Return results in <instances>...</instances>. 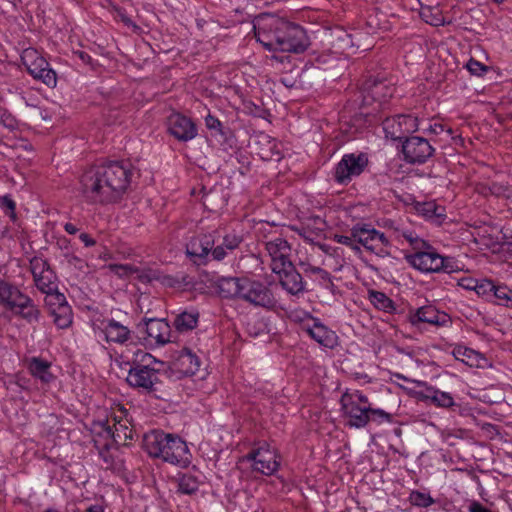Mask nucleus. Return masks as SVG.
Instances as JSON below:
<instances>
[{"instance_id":"obj_52","label":"nucleus","mask_w":512,"mask_h":512,"mask_svg":"<svg viewBox=\"0 0 512 512\" xmlns=\"http://www.w3.org/2000/svg\"><path fill=\"white\" fill-rule=\"evenodd\" d=\"M0 204L2 208L10 211L12 217L15 216L16 203L9 195L1 197Z\"/></svg>"},{"instance_id":"obj_44","label":"nucleus","mask_w":512,"mask_h":512,"mask_svg":"<svg viewBox=\"0 0 512 512\" xmlns=\"http://www.w3.org/2000/svg\"><path fill=\"white\" fill-rule=\"evenodd\" d=\"M402 236L409 242L414 250L418 251L428 247L429 244L423 239L419 238L415 233L411 231H404Z\"/></svg>"},{"instance_id":"obj_1","label":"nucleus","mask_w":512,"mask_h":512,"mask_svg":"<svg viewBox=\"0 0 512 512\" xmlns=\"http://www.w3.org/2000/svg\"><path fill=\"white\" fill-rule=\"evenodd\" d=\"M133 176L127 161H110L87 169L80 179V191L92 204L116 203L128 191Z\"/></svg>"},{"instance_id":"obj_22","label":"nucleus","mask_w":512,"mask_h":512,"mask_svg":"<svg viewBox=\"0 0 512 512\" xmlns=\"http://www.w3.org/2000/svg\"><path fill=\"white\" fill-rule=\"evenodd\" d=\"M121 415L114 416V425L111 427L108 424H103L104 431L107 436L111 437L116 444H126L127 440L133 439V431L127 425V421H123V416L126 417L127 410L121 408L119 410Z\"/></svg>"},{"instance_id":"obj_58","label":"nucleus","mask_w":512,"mask_h":512,"mask_svg":"<svg viewBox=\"0 0 512 512\" xmlns=\"http://www.w3.org/2000/svg\"><path fill=\"white\" fill-rule=\"evenodd\" d=\"M117 16L120 18V20L128 27H133L134 29H138V26L131 20L130 17L127 16L126 12L121 9H116Z\"/></svg>"},{"instance_id":"obj_18","label":"nucleus","mask_w":512,"mask_h":512,"mask_svg":"<svg viewBox=\"0 0 512 512\" xmlns=\"http://www.w3.org/2000/svg\"><path fill=\"white\" fill-rule=\"evenodd\" d=\"M341 410L345 417L348 418L347 425L354 428H363L367 425V408L357 405L353 401V397L349 393H344L340 399Z\"/></svg>"},{"instance_id":"obj_60","label":"nucleus","mask_w":512,"mask_h":512,"mask_svg":"<svg viewBox=\"0 0 512 512\" xmlns=\"http://www.w3.org/2000/svg\"><path fill=\"white\" fill-rule=\"evenodd\" d=\"M477 280L472 278H463L459 281V285L467 290H475Z\"/></svg>"},{"instance_id":"obj_11","label":"nucleus","mask_w":512,"mask_h":512,"mask_svg":"<svg viewBox=\"0 0 512 512\" xmlns=\"http://www.w3.org/2000/svg\"><path fill=\"white\" fill-rule=\"evenodd\" d=\"M200 359L189 348H183L169 367L167 378L178 380L183 377L193 376L200 368Z\"/></svg>"},{"instance_id":"obj_3","label":"nucleus","mask_w":512,"mask_h":512,"mask_svg":"<svg viewBox=\"0 0 512 512\" xmlns=\"http://www.w3.org/2000/svg\"><path fill=\"white\" fill-rule=\"evenodd\" d=\"M143 441L145 450L151 457L183 468L191 462L187 444L178 435L153 430L145 434Z\"/></svg>"},{"instance_id":"obj_48","label":"nucleus","mask_w":512,"mask_h":512,"mask_svg":"<svg viewBox=\"0 0 512 512\" xmlns=\"http://www.w3.org/2000/svg\"><path fill=\"white\" fill-rule=\"evenodd\" d=\"M466 68L468 69V71L472 74V75H475V76H481L483 75L485 72H487L488 70V67L485 66L484 64L480 63L479 61L471 58L467 64H466Z\"/></svg>"},{"instance_id":"obj_27","label":"nucleus","mask_w":512,"mask_h":512,"mask_svg":"<svg viewBox=\"0 0 512 512\" xmlns=\"http://www.w3.org/2000/svg\"><path fill=\"white\" fill-rule=\"evenodd\" d=\"M312 339L326 348H334L337 345V335L319 321L312 326Z\"/></svg>"},{"instance_id":"obj_47","label":"nucleus","mask_w":512,"mask_h":512,"mask_svg":"<svg viewBox=\"0 0 512 512\" xmlns=\"http://www.w3.org/2000/svg\"><path fill=\"white\" fill-rule=\"evenodd\" d=\"M315 280L318 282V284L327 290H332L334 287V283L331 279V275L328 271L321 269L320 271H317V275L315 276Z\"/></svg>"},{"instance_id":"obj_54","label":"nucleus","mask_w":512,"mask_h":512,"mask_svg":"<svg viewBox=\"0 0 512 512\" xmlns=\"http://www.w3.org/2000/svg\"><path fill=\"white\" fill-rule=\"evenodd\" d=\"M354 240H357V238L353 237V227L351 228L350 235H334V241L347 247L353 245Z\"/></svg>"},{"instance_id":"obj_20","label":"nucleus","mask_w":512,"mask_h":512,"mask_svg":"<svg viewBox=\"0 0 512 512\" xmlns=\"http://www.w3.org/2000/svg\"><path fill=\"white\" fill-rule=\"evenodd\" d=\"M363 89V101L367 104L371 101L385 102L388 98L392 97L395 92L393 85L377 78L367 79L363 85Z\"/></svg>"},{"instance_id":"obj_24","label":"nucleus","mask_w":512,"mask_h":512,"mask_svg":"<svg viewBox=\"0 0 512 512\" xmlns=\"http://www.w3.org/2000/svg\"><path fill=\"white\" fill-rule=\"evenodd\" d=\"M246 277H221L216 282V289L222 298L241 299Z\"/></svg>"},{"instance_id":"obj_61","label":"nucleus","mask_w":512,"mask_h":512,"mask_svg":"<svg viewBox=\"0 0 512 512\" xmlns=\"http://www.w3.org/2000/svg\"><path fill=\"white\" fill-rule=\"evenodd\" d=\"M300 267L306 275H317V271H320L321 267L312 266L310 264L300 263Z\"/></svg>"},{"instance_id":"obj_33","label":"nucleus","mask_w":512,"mask_h":512,"mask_svg":"<svg viewBox=\"0 0 512 512\" xmlns=\"http://www.w3.org/2000/svg\"><path fill=\"white\" fill-rule=\"evenodd\" d=\"M417 210L421 215L430 220L440 221L445 217V208L433 201L418 204Z\"/></svg>"},{"instance_id":"obj_51","label":"nucleus","mask_w":512,"mask_h":512,"mask_svg":"<svg viewBox=\"0 0 512 512\" xmlns=\"http://www.w3.org/2000/svg\"><path fill=\"white\" fill-rule=\"evenodd\" d=\"M268 142L272 143V147L270 148V151L261 153V158L264 160H280L281 155L280 152L276 150L275 142L271 140H268Z\"/></svg>"},{"instance_id":"obj_23","label":"nucleus","mask_w":512,"mask_h":512,"mask_svg":"<svg viewBox=\"0 0 512 512\" xmlns=\"http://www.w3.org/2000/svg\"><path fill=\"white\" fill-rule=\"evenodd\" d=\"M409 321L413 326H419L422 323L441 326L447 322V314L439 312L432 305H427L410 314Z\"/></svg>"},{"instance_id":"obj_57","label":"nucleus","mask_w":512,"mask_h":512,"mask_svg":"<svg viewBox=\"0 0 512 512\" xmlns=\"http://www.w3.org/2000/svg\"><path fill=\"white\" fill-rule=\"evenodd\" d=\"M351 397H353V401L357 403V405H361V407H370L369 399L367 396L363 395L359 391H355L354 393H349Z\"/></svg>"},{"instance_id":"obj_56","label":"nucleus","mask_w":512,"mask_h":512,"mask_svg":"<svg viewBox=\"0 0 512 512\" xmlns=\"http://www.w3.org/2000/svg\"><path fill=\"white\" fill-rule=\"evenodd\" d=\"M205 125L208 129L216 130L219 132L221 131L222 128V123L219 121V119L210 114L207 115L205 118Z\"/></svg>"},{"instance_id":"obj_50","label":"nucleus","mask_w":512,"mask_h":512,"mask_svg":"<svg viewBox=\"0 0 512 512\" xmlns=\"http://www.w3.org/2000/svg\"><path fill=\"white\" fill-rule=\"evenodd\" d=\"M16 287L0 279V301L5 303L7 298L11 296L12 290Z\"/></svg>"},{"instance_id":"obj_9","label":"nucleus","mask_w":512,"mask_h":512,"mask_svg":"<svg viewBox=\"0 0 512 512\" xmlns=\"http://www.w3.org/2000/svg\"><path fill=\"white\" fill-rule=\"evenodd\" d=\"M367 165L365 154H345L335 167L334 179L337 183L346 185L353 177L362 174Z\"/></svg>"},{"instance_id":"obj_25","label":"nucleus","mask_w":512,"mask_h":512,"mask_svg":"<svg viewBox=\"0 0 512 512\" xmlns=\"http://www.w3.org/2000/svg\"><path fill=\"white\" fill-rule=\"evenodd\" d=\"M103 332L108 342L124 344L130 339L131 331L128 327L122 325L120 322L110 319L107 320Z\"/></svg>"},{"instance_id":"obj_41","label":"nucleus","mask_w":512,"mask_h":512,"mask_svg":"<svg viewBox=\"0 0 512 512\" xmlns=\"http://www.w3.org/2000/svg\"><path fill=\"white\" fill-rule=\"evenodd\" d=\"M367 424L374 422L376 424H382L384 422H392V415L382 409H373L368 406L367 408Z\"/></svg>"},{"instance_id":"obj_37","label":"nucleus","mask_w":512,"mask_h":512,"mask_svg":"<svg viewBox=\"0 0 512 512\" xmlns=\"http://www.w3.org/2000/svg\"><path fill=\"white\" fill-rule=\"evenodd\" d=\"M370 300L376 308L385 312H392L396 309L394 302L383 292L371 291Z\"/></svg>"},{"instance_id":"obj_17","label":"nucleus","mask_w":512,"mask_h":512,"mask_svg":"<svg viewBox=\"0 0 512 512\" xmlns=\"http://www.w3.org/2000/svg\"><path fill=\"white\" fill-rule=\"evenodd\" d=\"M415 383L418 387L424 388L416 393L419 400L444 409L456 406L454 398L449 392L441 391L434 386H430L425 381H415Z\"/></svg>"},{"instance_id":"obj_30","label":"nucleus","mask_w":512,"mask_h":512,"mask_svg":"<svg viewBox=\"0 0 512 512\" xmlns=\"http://www.w3.org/2000/svg\"><path fill=\"white\" fill-rule=\"evenodd\" d=\"M51 364L41 358L33 357L29 362V370L31 374L41 380L43 383H49L53 379L50 372Z\"/></svg>"},{"instance_id":"obj_5","label":"nucleus","mask_w":512,"mask_h":512,"mask_svg":"<svg viewBox=\"0 0 512 512\" xmlns=\"http://www.w3.org/2000/svg\"><path fill=\"white\" fill-rule=\"evenodd\" d=\"M353 237L357 238L366 250L374 253L379 257H387L390 255V241L384 233L376 230L370 224H356L353 226Z\"/></svg>"},{"instance_id":"obj_19","label":"nucleus","mask_w":512,"mask_h":512,"mask_svg":"<svg viewBox=\"0 0 512 512\" xmlns=\"http://www.w3.org/2000/svg\"><path fill=\"white\" fill-rule=\"evenodd\" d=\"M168 131L179 141H189L196 137L197 128L194 122L179 113H174L168 118Z\"/></svg>"},{"instance_id":"obj_39","label":"nucleus","mask_w":512,"mask_h":512,"mask_svg":"<svg viewBox=\"0 0 512 512\" xmlns=\"http://www.w3.org/2000/svg\"><path fill=\"white\" fill-rule=\"evenodd\" d=\"M161 282L169 287H188L194 284L192 278L184 273L175 276H164Z\"/></svg>"},{"instance_id":"obj_64","label":"nucleus","mask_w":512,"mask_h":512,"mask_svg":"<svg viewBox=\"0 0 512 512\" xmlns=\"http://www.w3.org/2000/svg\"><path fill=\"white\" fill-rule=\"evenodd\" d=\"M427 130L434 134H440L444 131V126L440 123H435L434 125H430Z\"/></svg>"},{"instance_id":"obj_34","label":"nucleus","mask_w":512,"mask_h":512,"mask_svg":"<svg viewBox=\"0 0 512 512\" xmlns=\"http://www.w3.org/2000/svg\"><path fill=\"white\" fill-rule=\"evenodd\" d=\"M50 315L53 317L54 324L60 329L68 328L72 323L73 313L68 303L58 307Z\"/></svg>"},{"instance_id":"obj_42","label":"nucleus","mask_w":512,"mask_h":512,"mask_svg":"<svg viewBox=\"0 0 512 512\" xmlns=\"http://www.w3.org/2000/svg\"><path fill=\"white\" fill-rule=\"evenodd\" d=\"M30 269L35 280L42 274L46 273V270H50L52 268L45 259L41 257H34L30 260Z\"/></svg>"},{"instance_id":"obj_31","label":"nucleus","mask_w":512,"mask_h":512,"mask_svg":"<svg viewBox=\"0 0 512 512\" xmlns=\"http://www.w3.org/2000/svg\"><path fill=\"white\" fill-rule=\"evenodd\" d=\"M199 320V313L193 311H183L176 315L174 319V326L178 332H187L196 328Z\"/></svg>"},{"instance_id":"obj_26","label":"nucleus","mask_w":512,"mask_h":512,"mask_svg":"<svg viewBox=\"0 0 512 512\" xmlns=\"http://www.w3.org/2000/svg\"><path fill=\"white\" fill-rule=\"evenodd\" d=\"M242 237L236 233H228L223 237L221 244L213 246L212 248V259L216 261L223 260L228 252L234 251L242 242Z\"/></svg>"},{"instance_id":"obj_6","label":"nucleus","mask_w":512,"mask_h":512,"mask_svg":"<svg viewBox=\"0 0 512 512\" xmlns=\"http://www.w3.org/2000/svg\"><path fill=\"white\" fill-rule=\"evenodd\" d=\"M21 60L29 74L34 79L42 81L49 87H54L56 85V72L49 67V63L37 52V50L32 48L25 49L21 55Z\"/></svg>"},{"instance_id":"obj_28","label":"nucleus","mask_w":512,"mask_h":512,"mask_svg":"<svg viewBox=\"0 0 512 512\" xmlns=\"http://www.w3.org/2000/svg\"><path fill=\"white\" fill-rule=\"evenodd\" d=\"M453 354L457 360L470 367L483 368L487 361L482 354L467 347H456Z\"/></svg>"},{"instance_id":"obj_59","label":"nucleus","mask_w":512,"mask_h":512,"mask_svg":"<svg viewBox=\"0 0 512 512\" xmlns=\"http://www.w3.org/2000/svg\"><path fill=\"white\" fill-rule=\"evenodd\" d=\"M422 16L425 17V21L433 26H440L443 24V19L441 17V15L439 13H437L436 15H431L432 18L431 19H428V16L426 15V12L423 11L422 12Z\"/></svg>"},{"instance_id":"obj_35","label":"nucleus","mask_w":512,"mask_h":512,"mask_svg":"<svg viewBox=\"0 0 512 512\" xmlns=\"http://www.w3.org/2000/svg\"><path fill=\"white\" fill-rule=\"evenodd\" d=\"M34 282L36 287L44 294L54 291L58 287L57 275L52 269L46 270V273L36 278Z\"/></svg>"},{"instance_id":"obj_14","label":"nucleus","mask_w":512,"mask_h":512,"mask_svg":"<svg viewBox=\"0 0 512 512\" xmlns=\"http://www.w3.org/2000/svg\"><path fill=\"white\" fill-rule=\"evenodd\" d=\"M137 329L157 345L163 346L171 341V327L165 319L145 317L137 325Z\"/></svg>"},{"instance_id":"obj_16","label":"nucleus","mask_w":512,"mask_h":512,"mask_svg":"<svg viewBox=\"0 0 512 512\" xmlns=\"http://www.w3.org/2000/svg\"><path fill=\"white\" fill-rule=\"evenodd\" d=\"M247 460L253 461V470L264 475L274 474L279 467L274 451L270 450L268 445L253 449L246 456Z\"/></svg>"},{"instance_id":"obj_2","label":"nucleus","mask_w":512,"mask_h":512,"mask_svg":"<svg viewBox=\"0 0 512 512\" xmlns=\"http://www.w3.org/2000/svg\"><path fill=\"white\" fill-rule=\"evenodd\" d=\"M255 37L266 49L302 53L309 46L305 30L294 23L271 15H261L254 24Z\"/></svg>"},{"instance_id":"obj_29","label":"nucleus","mask_w":512,"mask_h":512,"mask_svg":"<svg viewBox=\"0 0 512 512\" xmlns=\"http://www.w3.org/2000/svg\"><path fill=\"white\" fill-rule=\"evenodd\" d=\"M174 479L177 483V492L181 494L193 495L199 489L200 480L195 475L180 472L175 476Z\"/></svg>"},{"instance_id":"obj_53","label":"nucleus","mask_w":512,"mask_h":512,"mask_svg":"<svg viewBox=\"0 0 512 512\" xmlns=\"http://www.w3.org/2000/svg\"><path fill=\"white\" fill-rule=\"evenodd\" d=\"M137 278L143 282V283H151L154 280H159V277L157 276L156 272H153L151 270L149 271H139L136 272Z\"/></svg>"},{"instance_id":"obj_15","label":"nucleus","mask_w":512,"mask_h":512,"mask_svg":"<svg viewBox=\"0 0 512 512\" xmlns=\"http://www.w3.org/2000/svg\"><path fill=\"white\" fill-rule=\"evenodd\" d=\"M265 249L271 257V269L274 273H281L286 264L291 263V246L281 237H276L265 242Z\"/></svg>"},{"instance_id":"obj_43","label":"nucleus","mask_w":512,"mask_h":512,"mask_svg":"<svg viewBox=\"0 0 512 512\" xmlns=\"http://www.w3.org/2000/svg\"><path fill=\"white\" fill-rule=\"evenodd\" d=\"M23 300L27 301V295L23 294L17 287L12 290L11 296L7 298L5 301V305L12 312L18 308V304H20Z\"/></svg>"},{"instance_id":"obj_13","label":"nucleus","mask_w":512,"mask_h":512,"mask_svg":"<svg viewBox=\"0 0 512 512\" xmlns=\"http://www.w3.org/2000/svg\"><path fill=\"white\" fill-rule=\"evenodd\" d=\"M405 259L413 268L423 273H438L442 264V256L430 244L415 253L405 255Z\"/></svg>"},{"instance_id":"obj_8","label":"nucleus","mask_w":512,"mask_h":512,"mask_svg":"<svg viewBox=\"0 0 512 512\" xmlns=\"http://www.w3.org/2000/svg\"><path fill=\"white\" fill-rule=\"evenodd\" d=\"M383 130L386 138L391 140H402L418 130L419 123L417 117L410 114H397L392 117H386L383 122Z\"/></svg>"},{"instance_id":"obj_21","label":"nucleus","mask_w":512,"mask_h":512,"mask_svg":"<svg viewBox=\"0 0 512 512\" xmlns=\"http://www.w3.org/2000/svg\"><path fill=\"white\" fill-rule=\"evenodd\" d=\"M280 276V284L289 294L300 295L306 292V282L299 271L296 270L293 263L286 264Z\"/></svg>"},{"instance_id":"obj_46","label":"nucleus","mask_w":512,"mask_h":512,"mask_svg":"<svg viewBox=\"0 0 512 512\" xmlns=\"http://www.w3.org/2000/svg\"><path fill=\"white\" fill-rule=\"evenodd\" d=\"M109 269L119 277H127L134 272H138V268L128 264H110Z\"/></svg>"},{"instance_id":"obj_63","label":"nucleus","mask_w":512,"mask_h":512,"mask_svg":"<svg viewBox=\"0 0 512 512\" xmlns=\"http://www.w3.org/2000/svg\"><path fill=\"white\" fill-rule=\"evenodd\" d=\"M79 238L86 247H92L96 244V241L87 233H81Z\"/></svg>"},{"instance_id":"obj_49","label":"nucleus","mask_w":512,"mask_h":512,"mask_svg":"<svg viewBox=\"0 0 512 512\" xmlns=\"http://www.w3.org/2000/svg\"><path fill=\"white\" fill-rule=\"evenodd\" d=\"M438 269V273L444 272V273H453L458 270V267L456 265V262L451 257H443L442 256V264L440 265Z\"/></svg>"},{"instance_id":"obj_38","label":"nucleus","mask_w":512,"mask_h":512,"mask_svg":"<svg viewBox=\"0 0 512 512\" xmlns=\"http://www.w3.org/2000/svg\"><path fill=\"white\" fill-rule=\"evenodd\" d=\"M45 295L44 301L49 314L67 303L65 295L59 292L58 287L54 291L45 293Z\"/></svg>"},{"instance_id":"obj_10","label":"nucleus","mask_w":512,"mask_h":512,"mask_svg":"<svg viewBox=\"0 0 512 512\" xmlns=\"http://www.w3.org/2000/svg\"><path fill=\"white\" fill-rule=\"evenodd\" d=\"M435 149L423 137L412 136L402 142L404 161L408 164H424L433 156Z\"/></svg>"},{"instance_id":"obj_7","label":"nucleus","mask_w":512,"mask_h":512,"mask_svg":"<svg viewBox=\"0 0 512 512\" xmlns=\"http://www.w3.org/2000/svg\"><path fill=\"white\" fill-rule=\"evenodd\" d=\"M241 300L250 303L256 307L265 309H274L277 306V300L272 290L263 282L246 278L242 288Z\"/></svg>"},{"instance_id":"obj_32","label":"nucleus","mask_w":512,"mask_h":512,"mask_svg":"<svg viewBox=\"0 0 512 512\" xmlns=\"http://www.w3.org/2000/svg\"><path fill=\"white\" fill-rule=\"evenodd\" d=\"M13 313L30 324L38 322L40 318V310L29 296H27V301L23 300L18 304V308Z\"/></svg>"},{"instance_id":"obj_36","label":"nucleus","mask_w":512,"mask_h":512,"mask_svg":"<svg viewBox=\"0 0 512 512\" xmlns=\"http://www.w3.org/2000/svg\"><path fill=\"white\" fill-rule=\"evenodd\" d=\"M409 503L417 508H428L437 502L428 492L412 490L408 497Z\"/></svg>"},{"instance_id":"obj_40","label":"nucleus","mask_w":512,"mask_h":512,"mask_svg":"<svg viewBox=\"0 0 512 512\" xmlns=\"http://www.w3.org/2000/svg\"><path fill=\"white\" fill-rule=\"evenodd\" d=\"M493 294L498 300L499 305L512 308V290L507 286H496L493 290Z\"/></svg>"},{"instance_id":"obj_12","label":"nucleus","mask_w":512,"mask_h":512,"mask_svg":"<svg viewBox=\"0 0 512 512\" xmlns=\"http://www.w3.org/2000/svg\"><path fill=\"white\" fill-rule=\"evenodd\" d=\"M214 233L196 235L186 244V255L194 264L205 265L209 255L212 256V248L215 245Z\"/></svg>"},{"instance_id":"obj_4","label":"nucleus","mask_w":512,"mask_h":512,"mask_svg":"<svg viewBox=\"0 0 512 512\" xmlns=\"http://www.w3.org/2000/svg\"><path fill=\"white\" fill-rule=\"evenodd\" d=\"M163 365L162 361L155 359L151 354L144 353L140 361H133L131 364L126 381L133 388L154 392L157 385L162 383V377H167L168 372L158 367Z\"/></svg>"},{"instance_id":"obj_55","label":"nucleus","mask_w":512,"mask_h":512,"mask_svg":"<svg viewBox=\"0 0 512 512\" xmlns=\"http://www.w3.org/2000/svg\"><path fill=\"white\" fill-rule=\"evenodd\" d=\"M494 288H495V284L492 281L485 280L482 283L477 282L475 291L477 292V294L480 295V294H485L487 292H493Z\"/></svg>"},{"instance_id":"obj_62","label":"nucleus","mask_w":512,"mask_h":512,"mask_svg":"<svg viewBox=\"0 0 512 512\" xmlns=\"http://www.w3.org/2000/svg\"><path fill=\"white\" fill-rule=\"evenodd\" d=\"M469 512H491V511L488 508H486L485 506H483L481 503L473 502L469 506Z\"/></svg>"},{"instance_id":"obj_45","label":"nucleus","mask_w":512,"mask_h":512,"mask_svg":"<svg viewBox=\"0 0 512 512\" xmlns=\"http://www.w3.org/2000/svg\"><path fill=\"white\" fill-rule=\"evenodd\" d=\"M0 123L10 131H13L18 127L16 118L4 108H0Z\"/></svg>"}]
</instances>
